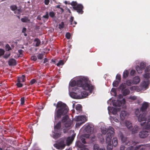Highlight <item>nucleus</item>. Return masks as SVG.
Masks as SVG:
<instances>
[{
  "label": "nucleus",
  "instance_id": "nucleus-1",
  "mask_svg": "<svg viewBox=\"0 0 150 150\" xmlns=\"http://www.w3.org/2000/svg\"><path fill=\"white\" fill-rule=\"evenodd\" d=\"M150 103L144 102L140 108L136 109L135 111V114L138 117V121L141 122L146 120L145 117L146 114L150 110Z\"/></svg>",
  "mask_w": 150,
  "mask_h": 150
},
{
  "label": "nucleus",
  "instance_id": "nucleus-2",
  "mask_svg": "<svg viewBox=\"0 0 150 150\" xmlns=\"http://www.w3.org/2000/svg\"><path fill=\"white\" fill-rule=\"evenodd\" d=\"M54 115V120L57 121L60 119L62 116L64 115L67 113L69 109L67 105L62 102H58L56 105Z\"/></svg>",
  "mask_w": 150,
  "mask_h": 150
},
{
  "label": "nucleus",
  "instance_id": "nucleus-3",
  "mask_svg": "<svg viewBox=\"0 0 150 150\" xmlns=\"http://www.w3.org/2000/svg\"><path fill=\"white\" fill-rule=\"evenodd\" d=\"M76 83L77 86L82 87L83 90L89 91L91 93L94 88V86L89 83L88 79L85 77H82L77 80Z\"/></svg>",
  "mask_w": 150,
  "mask_h": 150
},
{
  "label": "nucleus",
  "instance_id": "nucleus-4",
  "mask_svg": "<svg viewBox=\"0 0 150 150\" xmlns=\"http://www.w3.org/2000/svg\"><path fill=\"white\" fill-rule=\"evenodd\" d=\"M114 129L111 126L109 127L108 133H107L106 138V142L107 143L111 142L112 137L114 134Z\"/></svg>",
  "mask_w": 150,
  "mask_h": 150
},
{
  "label": "nucleus",
  "instance_id": "nucleus-5",
  "mask_svg": "<svg viewBox=\"0 0 150 150\" xmlns=\"http://www.w3.org/2000/svg\"><path fill=\"white\" fill-rule=\"evenodd\" d=\"M54 146L58 149H63L66 146V144H65V140L62 139H60L57 143L54 144Z\"/></svg>",
  "mask_w": 150,
  "mask_h": 150
},
{
  "label": "nucleus",
  "instance_id": "nucleus-6",
  "mask_svg": "<svg viewBox=\"0 0 150 150\" xmlns=\"http://www.w3.org/2000/svg\"><path fill=\"white\" fill-rule=\"evenodd\" d=\"M83 7L81 4H78L76 6L73 7V8L79 14H82L83 13Z\"/></svg>",
  "mask_w": 150,
  "mask_h": 150
},
{
  "label": "nucleus",
  "instance_id": "nucleus-7",
  "mask_svg": "<svg viewBox=\"0 0 150 150\" xmlns=\"http://www.w3.org/2000/svg\"><path fill=\"white\" fill-rule=\"evenodd\" d=\"M125 103V98H123L121 100H117L116 101L113 102V105L115 106H120L122 104H124Z\"/></svg>",
  "mask_w": 150,
  "mask_h": 150
},
{
  "label": "nucleus",
  "instance_id": "nucleus-8",
  "mask_svg": "<svg viewBox=\"0 0 150 150\" xmlns=\"http://www.w3.org/2000/svg\"><path fill=\"white\" fill-rule=\"evenodd\" d=\"M61 135L60 130H54V131H52L53 137L55 139L60 137Z\"/></svg>",
  "mask_w": 150,
  "mask_h": 150
},
{
  "label": "nucleus",
  "instance_id": "nucleus-9",
  "mask_svg": "<svg viewBox=\"0 0 150 150\" xmlns=\"http://www.w3.org/2000/svg\"><path fill=\"white\" fill-rule=\"evenodd\" d=\"M85 129L88 133L91 134L93 132L94 127L92 125H88L86 127Z\"/></svg>",
  "mask_w": 150,
  "mask_h": 150
},
{
  "label": "nucleus",
  "instance_id": "nucleus-10",
  "mask_svg": "<svg viewBox=\"0 0 150 150\" xmlns=\"http://www.w3.org/2000/svg\"><path fill=\"white\" fill-rule=\"evenodd\" d=\"M75 120L76 121H86L87 119L85 116L83 115L78 116L75 118Z\"/></svg>",
  "mask_w": 150,
  "mask_h": 150
},
{
  "label": "nucleus",
  "instance_id": "nucleus-11",
  "mask_svg": "<svg viewBox=\"0 0 150 150\" xmlns=\"http://www.w3.org/2000/svg\"><path fill=\"white\" fill-rule=\"evenodd\" d=\"M72 123L73 121L70 119H69L64 123V125L66 128L70 129L71 127V126Z\"/></svg>",
  "mask_w": 150,
  "mask_h": 150
},
{
  "label": "nucleus",
  "instance_id": "nucleus-12",
  "mask_svg": "<svg viewBox=\"0 0 150 150\" xmlns=\"http://www.w3.org/2000/svg\"><path fill=\"white\" fill-rule=\"evenodd\" d=\"M108 109L110 112H112L113 115H115L117 114L118 111L120 110L119 108H114L111 107H108Z\"/></svg>",
  "mask_w": 150,
  "mask_h": 150
},
{
  "label": "nucleus",
  "instance_id": "nucleus-13",
  "mask_svg": "<svg viewBox=\"0 0 150 150\" xmlns=\"http://www.w3.org/2000/svg\"><path fill=\"white\" fill-rule=\"evenodd\" d=\"M75 134H73L72 136L68 137L66 140L67 143V145H69L71 144L74 140L75 136Z\"/></svg>",
  "mask_w": 150,
  "mask_h": 150
},
{
  "label": "nucleus",
  "instance_id": "nucleus-14",
  "mask_svg": "<svg viewBox=\"0 0 150 150\" xmlns=\"http://www.w3.org/2000/svg\"><path fill=\"white\" fill-rule=\"evenodd\" d=\"M148 132L147 131H143L139 132V135L141 138H144L146 137L148 135Z\"/></svg>",
  "mask_w": 150,
  "mask_h": 150
},
{
  "label": "nucleus",
  "instance_id": "nucleus-15",
  "mask_svg": "<svg viewBox=\"0 0 150 150\" xmlns=\"http://www.w3.org/2000/svg\"><path fill=\"white\" fill-rule=\"evenodd\" d=\"M147 119V122L144 128L146 129H150V115H149L147 117V118H146V120ZM146 120H145V121ZM144 121H145V120Z\"/></svg>",
  "mask_w": 150,
  "mask_h": 150
},
{
  "label": "nucleus",
  "instance_id": "nucleus-16",
  "mask_svg": "<svg viewBox=\"0 0 150 150\" xmlns=\"http://www.w3.org/2000/svg\"><path fill=\"white\" fill-rule=\"evenodd\" d=\"M127 115H128L125 111L123 110L121 111L120 114V116L121 120H124Z\"/></svg>",
  "mask_w": 150,
  "mask_h": 150
},
{
  "label": "nucleus",
  "instance_id": "nucleus-17",
  "mask_svg": "<svg viewBox=\"0 0 150 150\" xmlns=\"http://www.w3.org/2000/svg\"><path fill=\"white\" fill-rule=\"evenodd\" d=\"M127 138L126 137L123 136H122L121 137V140L122 142L125 143L126 145L129 146L130 145V142L127 141Z\"/></svg>",
  "mask_w": 150,
  "mask_h": 150
},
{
  "label": "nucleus",
  "instance_id": "nucleus-18",
  "mask_svg": "<svg viewBox=\"0 0 150 150\" xmlns=\"http://www.w3.org/2000/svg\"><path fill=\"white\" fill-rule=\"evenodd\" d=\"M140 78L138 76H136L133 78L132 80V83L133 84H137L140 81Z\"/></svg>",
  "mask_w": 150,
  "mask_h": 150
},
{
  "label": "nucleus",
  "instance_id": "nucleus-19",
  "mask_svg": "<svg viewBox=\"0 0 150 150\" xmlns=\"http://www.w3.org/2000/svg\"><path fill=\"white\" fill-rule=\"evenodd\" d=\"M61 121H59L56 125L54 126V130L61 131Z\"/></svg>",
  "mask_w": 150,
  "mask_h": 150
},
{
  "label": "nucleus",
  "instance_id": "nucleus-20",
  "mask_svg": "<svg viewBox=\"0 0 150 150\" xmlns=\"http://www.w3.org/2000/svg\"><path fill=\"white\" fill-rule=\"evenodd\" d=\"M25 81V76L24 75H23L21 77H19L17 78V81L19 82H24Z\"/></svg>",
  "mask_w": 150,
  "mask_h": 150
},
{
  "label": "nucleus",
  "instance_id": "nucleus-21",
  "mask_svg": "<svg viewBox=\"0 0 150 150\" xmlns=\"http://www.w3.org/2000/svg\"><path fill=\"white\" fill-rule=\"evenodd\" d=\"M88 95V93L86 91L81 92V96L79 98H83L86 97Z\"/></svg>",
  "mask_w": 150,
  "mask_h": 150
},
{
  "label": "nucleus",
  "instance_id": "nucleus-22",
  "mask_svg": "<svg viewBox=\"0 0 150 150\" xmlns=\"http://www.w3.org/2000/svg\"><path fill=\"white\" fill-rule=\"evenodd\" d=\"M125 125L129 130H131L132 129V124L130 121H126Z\"/></svg>",
  "mask_w": 150,
  "mask_h": 150
},
{
  "label": "nucleus",
  "instance_id": "nucleus-23",
  "mask_svg": "<svg viewBox=\"0 0 150 150\" xmlns=\"http://www.w3.org/2000/svg\"><path fill=\"white\" fill-rule=\"evenodd\" d=\"M8 64L9 66H14L16 64V60L13 59H10L8 62Z\"/></svg>",
  "mask_w": 150,
  "mask_h": 150
},
{
  "label": "nucleus",
  "instance_id": "nucleus-24",
  "mask_svg": "<svg viewBox=\"0 0 150 150\" xmlns=\"http://www.w3.org/2000/svg\"><path fill=\"white\" fill-rule=\"evenodd\" d=\"M74 17L73 16H71L70 20L69 21V22L70 23V25H73V27H74L75 26V25L77 24V23L76 21H74Z\"/></svg>",
  "mask_w": 150,
  "mask_h": 150
},
{
  "label": "nucleus",
  "instance_id": "nucleus-25",
  "mask_svg": "<svg viewBox=\"0 0 150 150\" xmlns=\"http://www.w3.org/2000/svg\"><path fill=\"white\" fill-rule=\"evenodd\" d=\"M139 129V128L137 126L135 125L133 128H132V129L131 130H132V134H134L137 133Z\"/></svg>",
  "mask_w": 150,
  "mask_h": 150
},
{
  "label": "nucleus",
  "instance_id": "nucleus-26",
  "mask_svg": "<svg viewBox=\"0 0 150 150\" xmlns=\"http://www.w3.org/2000/svg\"><path fill=\"white\" fill-rule=\"evenodd\" d=\"M122 91L123 95L124 96H126L129 94L130 93V91L129 89H122Z\"/></svg>",
  "mask_w": 150,
  "mask_h": 150
},
{
  "label": "nucleus",
  "instance_id": "nucleus-27",
  "mask_svg": "<svg viewBox=\"0 0 150 150\" xmlns=\"http://www.w3.org/2000/svg\"><path fill=\"white\" fill-rule=\"evenodd\" d=\"M149 84L148 81H143L141 84V86L146 88H147Z\"/></svg>",
  "mask_w": 150,
  "mask_h": 150
},
{
  "label": "nucleus",
  "instance_id": "nucleus-28",
  "mask_svg": "<svg viewBox=\"0 0 150 150\" xmlns=\"http://www.w3.org/2000/svg\"><path fill=\"white\" fill-rule=\"evenodd\" d=\"M69 117L68 115H65L62 117L61 122L62 123H65L68 120H69Z\"/></svg>",
  "mask_w": 150,
  "mask_h": 150
},
{
  "label": "nucleus",
  "instance_id": "nucleus-29",
  "mask_svg": "<svg viewBox=\"0 0 150 150\" xmlns=\"http://www.w3.org/2000/svg\"><path fill=\"white\" fill-rule=\"evenodd\" d=\"M118 141L117 138H113L112 140V143L113 146L115 147L117 144Z\"/></svg>",
  "mask_w": 150,
  "mask_h": 150
},
{
  "label": "nucleus",
  "instance_id": "nucleus-30",
  "mask_svg": "<svg viewBox=\"0 0 150 150\" xmlns=\"http://www.w3.org/2000/svg\"><path fill=\"white\" fill-rule=\"evenodd\" d=\"M34 42L35 43V46L36 47L38 46L41 42L40 40L38 38H35Z\"/></svg>",
  "mask_w": 150,
  "mask_h": 150
},
{
  "label": "nucleus",
  "instance_id": "nucleus-31",
  "mask_svg": "<svg viewBox=\"0 0 150 150\" xmlns=\"http://www.w3.org/2000/svg\"><path fill=\"white\" fill-rule=\"evenodd\" d=\"M76 144L78 147L81 148L85 147V145L83 144L80 141H77L76 142Z\"/></svg>",
  "mask_w": 150,
  "mask_h": 150
},
{
  "label": "nucleus",
  "instance_id": "nucleus-32",
  "mask_svg": "<svg viewBox=\"0 0 150 150\" xmlns=\"http://www.w3.org/2000/svg\"><path fill=\"white\" fill-rule=\"evenodd\" d=\"M136 69L138 73L141 74L143 70L142 69L139 65H137L136 67Z\"/></svg>",
  "mask_w": 150,
  "mask_h": 150
},
{
  "label": "nucleus",
  "instance_id": "nucleus-33",
  "mask_svg": "<svg viewBox=\"0 0 150 150\" xmlns=\"http://www.w3.org/2000/svg\"><path fill=\"white\" fill-rule=\"evenodd\" d=\"M129 72L127 70H125L123 74V79H126L128 76Z\"/></svg>",
  "mask_w": 150,
  "mask_h": 150
},
{
  "label": "nucleus",
  "instance_id": "nucleus-34",
  "mask_svg": "<svg viewBox=\"0 0 150 150\" xmlns=\"http://www.w3.org/2000/svg\"><path fill=\"white\" fill-rule=\"evenodd\" d=\"M21 20L23 23H26L30 21V20L27 17H25L24 18H21Z\"/></svg>",
  "mask_w": 150,
  "mask_h": 150
},
{
  "label": "nucleus",
  "instance_id": "nucleus-35",
  "mask_svg": "<svg viewBox=\"0 0 150 150\" xmlns=\"http://www.w3.org/2000/svg\"><path fill=\"white\" fill-rule=\"evenodd\" d=\"M69 85L71 87H74L76 85V81L75 80H73L71 81Z\"/></svg>",
  "mask_w": 150,
  "mask_h": 150
},
{
  "label": "nucleus",
  "instance_id": "nucleus-36",
  "mask_svg": "<svg viewBox=\"0 0 150 150\" xmlns=\"http://www.w3.org/2000/svg\"><path fill=\"white\" fill-rule=\"evenodd\" d=\"M109 129V128L108 129H107L106 128H103L101 129V132L102 133L104 134H105L107 133H108V130Z\"/></svg>",
  "mask_w": 150,
  "mask_h": 150
},
{
  "label": "nucleus",
  "instance_id": "nucleus-37",
  "mask_svg": "<svg viewBox=\"0 0 150 150\" xmlns=\"http://www.w3.org/2000/svg\"><path fill=\"white\" fill-rule=\"evenodd\" d=\"M139 66L141 67V68L143 70L145 69L146 67V65L144 63L141 62Z\"/></svg>",
  "mask_w": 150,
  "mask_h": 150
},
{
  "label": "nucleus",
  "instance_id": "nucleus-38",
  "mask_svg": "<svg viewBox=\"0 0 150 150\" xmlns=\"http://www.w3.org/2000/svg\"><path fill=\"white\" fill-rule=\"evenodd\" d=\"M120 82L117 81H115L113 83V86L115 87H117L118 86L119 83Z\"/></svg>",
  "mask_w": 150,
  "mask_h": 150
},
{
  "label": "nucleus",
  "instance_id": "nucleus-39",
  "mask_svg": "<svg viewBox=\"0 0 150 150\" xmlns=\"http://www.w3.org/2000/svg\"><path fill=\"white\" fill-rule=\"evenodd\" d=\"M10 8L11 10L14 11L17 9V7L16 5H13L10 6Z\"/></svg>",
  "mask_w": 150,
  "mask_h": 150
},
{
  "label": "nucleus",
  "instance_id": "nucleus-40",
  "mask_svg": "<svg viewBox=\"0 0 150 150\" xmlns=\"http://www.w3.org/2000/svg\"><path fill=\"white\" fill-rule=\"evenodd\" d=\"M22 12V10L21 9H18L14 11V13L20 15L21 13Z\"/></svg>",
  "mask_w": 150,
  "mask_h": 150
},
{
  "label": "nucleus",
  "instance_id": "nucleus-41",
  "mask_svg": "<svg viewBox=\"0 0 150 150\" xmlns=\"http://www.w3.org/2000/svg\"><path fill=\"white\" fill-rule=\"evenodd\" d=\"M82 106L80 105H77L76 107V110L81 111L82 110Z\"/></svg>",
  "mask_w": 150,
  "mask_h": 150
},
{
  "label": "nucleus",
  "instance_id": "nucleus-42",
  "mask_svg": "<svg viewBox=\"0 0 150 150\" xmlns=\"http://www.w3.org/2000/svg\"><path fill=\"white\" fill-rule=\"evenodd\" d=\"M113 146L111 143H109L107 146V150H112Z\"/></svg>",
  "mask_w": 150,
  "mask_h": 150
},
{
  "label": "nucleus",
  "instance_id": "nucleus-43",
  "mask_svg": "<svg viewBox=\"0 0 150 150\" xmlns=\"http://www.w3.org/2000/svg\"><path fill=\"white\" fill-rule=\"evenodd\" d=\"M100 149L98 144H95L93 146V150H99Z\"/></svg>",
  "mask_w": 150,
  "mask_h": 150
},
{
  "label": "nucleus",
  "instance_id": "nucleus-44",
  "mask_svg": "<svg viewBox=\"0 0 150 150\" xmlns=\"http://www.w3.org/2000/svg\"><path fill=\"white\" fill-rule=\"evenodd\" d=\"M5 49L6 51H9L11 50V49L9 45L8 44H7L5 46Z\"/></svg>",
  "mask_w": 150,
  "mask_h": 150
},
{
  "label": "nucleus",
  "instance_id": "nucleus-45",
  "mask_svg": "<svg viewBox=\"0 0 150 150\" xmlns=\"http://www.w3.org/2000/svg\"><path fill=\"white\" fill-rule=\"evenodd\" d=\"M132 81L130 80H127L126 81V85L128 86H130L132 84Z\"/></svg>",
  "mask_w": 150,
  "mask_h": 150
},
{
  "label": "nucleus",
  "instance_id": "nucleus-46",
  "mask_svg": "<svg viewBox=\"0 0 150 150\" xmlns=\"http://www.w3.org/2000/svg\"><path fill=\"white\" fill-rule=\"evenodd\" d=\"M64 64V61L62 60H60L59 62L57 63V66H59L60 65H62Z\"/></svg>",
  "mask_w": 150,
  "mask_h": 150
},
{
  "label": "nucleus",
  "instance_id": "nucleus-47",
  "mask_svg": "<svg viewBox=\"0 0 150 150\" xmlns=\"http://www.w3.org/2000/svg\"><path fill=\"white\" fill-rule=\"evenodd\" d=\"M143 76L144 78L146 79H149L150 77V73H147L145 74Z\"/></svg>",
  "mask_w": 150,
  "mask_h": 150
},
{
  "label": "nucleus",
  "instance_id": "nucleus-48",
  "mask_svg": "<svg viewBox=\"0 0 150 150\" xmlns=\"http://www.w3.org/2000/svg\"><path fill=\"white\" fill-rule=\"evenodd\" d=\"M38 59H42L43 57V55L41 53L39 54L37 56Z\"/></svg>",
  "mask_w": 150,
  "mask_h": 150
},
{
  "label": "nucleus",
  "instance_id": "nucleus-49",
  "mask_svg": "<svg viewBox=\"0 0 150 150\" xmlns=\"http://www.w3.org/2000/svg\"><path fill=\"white\" fill-rule=\"evenodd\" d=\"M21 82H19V81H17V83L16 84V85L18 88H21L23 86V85L21 83Z\"/></svg>",
  "mask_w": 150,
  "mask_h": 150
},
{
  "label": "nucleus",
  "instance_id": "nucleus-50",
  "mask_svg": "<svg viewBox=\"0 0 150 150\" xmlns=\"http://www.w3.org/2000/svg\"><path fill=\"white\" fill-rule=\"evenodd\" d=\"M64 24L63 22H62L61 24L59 25V28L60 29H62L64 27Z\"/></svg>",
  "mask_w": 150,
  "mask_h": 150
},
{
  "label": "nucleus",
  "instance_id": "nucleus-51",
  "mask_svg": "<svg viewBox=\"0 0 150 150\" xmlns=\"http://www.w3.org/2000/svg\"><path fill=\"white\" fill-rule=\"evenodd\" d=\"M116 79L118 80L117 81H118L119 82L120 81L121 79V76L120 74H117L116 76Z\"/></svg>",
  "mask_w": 150,
  "mask_h": 150
},
{
  "label": "nucleus",
  "instance_id": "nucleus-52",
  "mask_svg": "<svg viewBox=\"0 0 150 150\" xmlns=\"http://www.w3.org/2000/svg\"><path fill=\"white\" fill-rule=\"evenodd\" d=\"M70 4L73 7L76 6L78 4L76 1H73Z\"/></svg>",
  "mask_w": 150,
  "mask_h": 150
},
{
  "label": "nucleus",
  "instance_id": "nucleus-53",
  "mask_svg": "<svg viewBox=\"0 0 150 150\" xmlns=\"http://www.w3.org/2000/svg\"><path fill=\"white\" fill-rule=\"evenodd\" d=\"M86 121H81L79 122H77L76 124V125L77 126H79L84 123Z\"/></svg>",
  "mask_w": 150,
  "mask_h": 150
},
{
  "label": "nucleus",
  "instance_id": "nucleus-54",
  "mask_svg": "<svg viewBox=\"0 0 150 150\" xmlns=\"http://www.w3.org/2000/svg\"><path fill=\"white\" fill-rule=\"evenodd\" d=\"M5 53V51L4 50L2 49H0V57L3 55Z\"/></svg>",
  "mask_w": 150,
  "mask_h": 150
},
{
  "label": "nucleus",
  "instance_id": "nucleus-55",
  "mask_svg": "<svg viewBox=\"0 0 150 150\" xmlns=\"http://www.w3.org/2000/svg\"><path fill=\"white\" fill-rule=\"evenodd\" d=\"M129 98L133 100H134L137 99V97L135 96H130Z\"/></svg>",
  "mask_w": 150,
  "mask_h": 150
},
{
  "label": "nucleus",
  "instance_id": "nucleus-56",
  "mask_svg": "<svg viewBox=\"0 0 150 150\" xmlns=\"http://www.w3.org/2000/svg\"><path fill=\"white\" fill-rule=\"evenodd\" d=\"M55 15V14L53 11L50 12L49 13V16L52 18H53L54 16Z\"/></svg>",
  "mask_w": 150,
  "mask_h": 150
},
{
  "label": "nucleus",
  "instance_id": "nucleus-57",
  "mask_svg": "<svg viewBox=\"0 0 150 150\" xmlns=\"http://www.w3.org/2000/svg\"><path fill=\"white\" fill-rule=\"evenodd\" d=\"M21 101V105H23L24 104L25 100H24V97H22L20 100Z\"/></svg>",
  "mask_w": 150,
  "mask_h": 150
},
{
  "label": "nucleus",
  "instance_id": "nucleus-58",
  "mask_svg": "<svg viewBox=\"0 0 150 150\" xmlns=\"http://www.w3.org/2000/svg\"><path fill=\"white\" fill-rule=\"evenodd\" d=\"M66 37L68 39L70 38L71 37V34L70 33H67L66 34Z\"/></svg>",
  "mask_w": 150,
  "mask_h": 150
},
{
  "label": "nucleus",
  "instance_id": "nucleus-59",
  "mask_svg": "<svg viewBox=\"0 0 150 150\" xmlns=\"http://www.w3.org/2000/svg\"><path fill=\"white\" fill-rule=\"evenodd\" d=\"M31 59L34 61H35L37 60V57L36 56H32L31 57Z\"/></svg>",
  "mask_w": 150,
  "mask_h": 150
},
{
  "label": "nucleus",
  "instance_id": "nucleus-60",
  "mask_svg": "<svg viewBox=\"0 0 150 150\" xmlns=\"http://www.w3.org/2000/svg\"><path fill=\"white\" fill-rule=\"evenodd\" d=\"M136 71L135 70H132L130 71V74L131 75V76H134V75L135 74Z\"/></svg>",
  "mask_w": 150,
  "mask_h": 150
},
{
  "label": "nucleus",
  "instance_id": "nucleus-61",
  "mask_svg": "<svg viewBox=\"0 0 150 150\" xmlns=\"http://www.w3.org/2000/svg\"><path fill=\"white\" fill-rule=\"evenodd\" d=\"M150 66H149L147 67L145 70V72L146 73L149 72L150 71Z\"/></svg>",
  "mask_w": 150,
  "mask_h": 150
},
{
  "label": "nucleus",
  "instance_id": "nucleus-62",
  "mask_svg": "<svg viewBox=\"0 0 150 150\" xmlns=\"http://www.w3.org/2000/svg\"><path fill=\"white\" fill-rule=\"evenodd\" d=\"M36 81V80L34 79H32L30 82V84H31V85H32L33 84H34Z\"/></svg>",
  "mask_w": 150,
  "mask_h": 150
},
{
  "label": "nucleus",
  "instance_id": "nucleus-63",
  "mask_svg": "<svg viewBox=\"0 0 150 150\" xmlns=\"http://www.w3.org/2000/svg\"><path fill=\"white\" fill-rule=\"evenodd\" d=\"M10 55V54L8 53V54H6L4 56V58L5 59L8 58Z\"/></svg>",
  "mask_w": 150,
  "mask_h": 150
},
{
  "label": "nucleus",
  "instance_id": "nucleus-64",
  "mask_svg": "<svg viewBox=\"0 0 150 150\" xmlns=\"http://www.w3.org/2000/svg\"><path fill=\"white\" fill-rule=\"evenodd\" d=\"M42 17L48 19L49 18L48 12H46V14L45 15L43 16Z\"/></svg>",
  "mask_w": 150,
  "mask_h": 150
}]
</instances>
